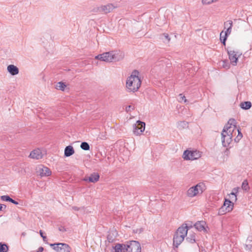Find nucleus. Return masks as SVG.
Here are the masks:
<instances>
[{"label":"nucleus","mask_w":252,"mask_h":252,"mask_svg":"<svg viewBox=\"0 0 252 252\" xmlns=\"http://www.w3.org/2000/svg\"><path fill=\"white\" fill-rule=\"evenodd\" d=\"M187 240L191 243H193L195 242V235L192 234L187 238Z\"/></svg>","instance_id":"27"},{"label":"nucleus","mask_w":252,"mask_h":252,"mask_svg":"<svg viewBox=\"0 0 252 252\" xmlns=\"http://www.w3.org/2000/svg\"><path fill=\"white\" fill-rule=\"evenodd\" d=\"M134 106L133 105H128L127 106L126 108V111L127 112H130L132 110L134 109Z\"/></svg>","instance_id":"33"},{"label":"nucleus","mask_w":252,"mask_h":252,"mask_svg":"<svg viewBox=\"0 0 252 252\" xmlns=\"http://www.w3.org/2000/svg\"><path fill=\"white\" fill-rule=\"evenodd\" d=\"M44 250V248L42 247H40L38 248V251L37 252H42Z\"/></svg>","instance_id":"37"},{"label":"nucleus","mask_w":252,"mask_h":252,"mask_svg":"<svg viewBox=\"0 0 252 252\" xmlns=\"http://www.w3.org/2000/svg\"><path fill=\"white\" fill-rule=\"evenodd\" d=\"M3 206H4V208H6V205H3V204H0V211L2 210Z\"/></svg>","instance_id":"38"},{"label":"nucleus","mask_w":252,"mask_h":252,"mask_svg":"<svg viewBox=\"0 0 252 252\" xmlns=\"http://www.w3.org/2000/svg\"><path fill=\"white\" fill-rule=\"evenodd\" d=\"M229 198L232 200H234L236 201L237 200V196L236 194L234 192H231L229 194Z\"/></svg>","instance_id":"30"},{"label":"nucleus","mask_w":252,"mask_h":252,"mask_svg":"<svg viewBox=\"0 0 252 252\" xmlns=\"http://www.w3.org/2000/svg\"><path fill=\"white\" fill-rule=\"evenodd\" d=\"M99 175L98 174L94 173L92 174L89 177H85L83 179V181L91 183H95L99 180Z\"/></svg>","instance_id":"17"},{"label":"nucleus","mask_w":252,"mask_h":252,"mask_svg":"<svg viewBox=\"0 0 252 252\" xmlns=\"http://www.w3.org/2000/svg\"><path fill=\"white\" fill-rule=\"evenodd\" d=\"M242 188L245 190H248L249 189L248 183L247 181H244L242 185Z\"/></svg>","instance_id":"28"},{"label":"nucleus","mask_w":252,"mask_h":252,"mask_svg":"<svg viewBox=\"0 0 252 252\" xmlns=\"http://www.w3.org/2000/svg\"><path fill=\"white\" fill-rule=\"evenodd\" d=\"M222 66L223 68L228 69L230 67L229 64L226 61H223Z\"/></svg>","instance_id":"32"},{"label":"nucleus","mask_w":252,"mask_h":252,"mask_svg":"<svg viewBox=\"0 0 252 252\" xmlns=\"http://www.w3.org/2000/svg\"><path fill=\"white\" fill-rule=\"evenodd\" d=\"M217 0V1H218L219 0Z\"/></svg>","instance_id":"40"},{"label":"nucleus","mask_w":252,"mask_h":252,"mask_svg":"<svg viewBox=\"0 0 252 252\" xmlns=\"http://www.w3.org/2000/svg\"><path fill=\"white\" fill-rule=\"evenodd\" d=\"M125 57V54L121 50H112L103 53L95 57V59L106 63L117 62L122 60Z\"/></svg>","instance_id":"2"},{"label":"nucleus","mask_w":252,"mask_h":252,"mask_svg":"<svg viewBox=\"0 0 252 252\" xmlns=\"http://www.w3.org/2000/svg\"><path fill=\"white\" fill-rule=\"evenodd\" d=\"M240 107L245 110L249 109L252 106V103L250 101H245L241 103Z\"/></svg>","instance_id":"21"},{"label":"nucleus","mask_w":252,"mask_h":252,"mask_svg":"<svg viewBox=\"0 0 252 252\" xmlns=\"http://www.w3.org/2000/svg\"><path fill=\"white\" fill-rule=\"evenodd\" d=\"M118 7L117 4L113 3H108L106 5H101L99 8L100 11L103 12L104 13H108L112 11L114 9Z\"/></svg>","instance_id":"13"},{"label":"nucleus","mask_w":252,"mask_h":252,"mask_svg":"<svg viewBox=\"0 0 252 252\" xmlns=\"http://www.w3.org/2000/svg\"><path fill=\"white\" fill-rule=\"evenodd\" d=\"M195 228L199 231L206 232L207 224L205 221L201 220L196 222L194 225Z\"/></svg>","instance_id":"15"},{"label":"nucleus","mask_w":252,"mask_h":252,"mask_svg":"<svg viewBox=\"0 0 252 252\" xmlns=\"http://www.w3.org/2000/svg\"><path fill=\"white\" fill-rule=\"evenodd\" d=\"M202 156V152L197 150H186L183 154L182 158L185 160H194Z\"/></svg>","instance_id":"5"},{"label":"nucleus","mask_w":252,"mask_h":252,"mask_svg":"<svg viewBox=\"0 0 252 252\" xmlns=\"http://www.w3.org/2000/svg\"><path fill=\"white\" fill-rule=\"evenodd\" d=\"M8 247L6 244L0 243V252H7Z\"/></svg>","instance_id":"25"},{"label":"nucleus","mask_w":252,"mask_h":252,"mask_svg":"<svg viewBox=\"0 0 252 252\" xmlns=\"http://www.w3.org/2000/svg\"><path fill=\"white\" fill-rule=\"evenodd\" d=\"M43 157V154L42 153V150L38 148L32 150L29 155V158L35 159H41Z\"/></svg>","instance_id":"14"},{"label":"nucleus","mask_w":252,"mask_h":252,"mask_svg":"<svg viewBox=\"0 0 252 252\" xmlns=\"http://www.w3.org/2000/svg\"><path fill=\"white\" fill-rule=\"evenodd\" d=\"M139 72L135 70L126 78V89L127 92L135 93L140 88L141 85V80L139 76Z\"/></svg>","instance_id":"3"},{"label":"nucleus","mask_w":252,"mask_h":252,"mask_svg":"<svg viewBox=\"0 0 252 252\" xmlns=\"http://www.w3.org/2000/svg\"><path fill=\"white\" fill-rule=\"evenodd\" d=\"M50 246L57 252H70L71 248L65 243L50 244Z\"/></svg>","instance_id":"8"},{"label":"nucleus","mask_w":252,"mask_h":252,"mask_svg":"<svg viewBox=\"0 0 252 252\" xmlns=\"http://www.w3.org/2000/svg\"><path fill=\"white\" fill-rule=\"evenodd\" d=\"M234 204L228 199H225L223 205L220 208L218 211L219 215H223L232 211Z\"/></svg>","instance_id":"7"},{"label":"nucleus","mask_w":252,"mask_h":252,"mask_svg":"<svg viewBox=\"0 0 252 252\" xmlns=\"http://www.w3.org/2000/svg\"><path fill=\"white\" fill-rule=\"evenodd\" d=\"M74 153V150L72 146H68L64 149V156L66 157H70Z\"/></svg>","instance_id":"18"},{"label":"nucleus","mask_w":252,"mask_h":252,"mask_svg":"<svg viewBox=\"0 0 252 252\" xmlns=\"http://www.w3.org/2000/svg\"><path fill=\"white\" fill-rule=\"evenodd\" d=\"M39 233H40V236L42 237L43 241L44 242H45L46 240V237L45 236L43 235L42 230H40Z\"/></svg>","instance_id":"34"},{"label":"nucleus","mask_w":252,"mask_h":252,"mask_svg":"<svg viewBox=\"0 0 252 252\" xmlns=\"http://www.w3.org/2000/svg\"><path fill=\"white\" fill-rule=\"evenodd\" d=\"M227 54L230 63L233 66H236L238 63V58L241 56L242 53L230 49L227 50Z\"/></svg>","instance_id":"9"},{"label":"nucleus","mask_w":252,"mask_h":252,"mask_svg":"<svg viewBox=\"0 0 252 252\" xmlns=\"http://www.w3.org/2000/svg\"><path fill=\"white\" fill-rule=\"evenodd\" d=\"M236 132L238 133V134L237 137L235 138V141L238 142L242 137V134L238 129L236 128L235 120H229L224 126L221 133V143L224 147H227L229 145L232 141L234 134H236Z\"/></svg>","instance_id":"1"},{"label":"nucleus","mask_w":252,"mask_h":252,"mask_svg":"<svg viewBox=\"0 0 252 252\" xmlns=\"http://www.w3.org/2000/svg\"><path fill=\"white\" fill-rule=\"evenodd\" d=\"M247 241L249 242H251L252 241V235L248 236Z\"/></svg>","instance_id":"36"},{"label":"nucleus","mask_w":252,"mask_h":252,"mask_svg":"<svg viewBox=\"0 0 252 252\" xmlns=\"http://www.w3.org/2000/svg\"><path fill=\"white\" fill-rule=\"evenodd\" d=\"M37 172L41 177L49 176L52 173L49 168L42 165L38 166Z\"/></svg>","instance_id":"12"},{"label":"nucleus","mask_w":252,"mask_h":252,"mask_svg":"<svg viewBox=\"0 0 252 252\" xmlns=\"http://www.w3.org/2000/svg\"><path fill=\"white\" fill-rule=\"evenodd\" d=\"M145 129V123L140 121H137L133 125V133L136 136H140L144 131Z\"/></svg>","instance_id":"11"},{"label":"nucleus","mask_w":252,"mask_h":252,"mask_svg":"<svg viewBox=\"0 0 252 252\" xmlns=\"http://www.w3.org/2000/svg\"><path fill=\"white\" fill-rule=\"evenodd\" d=\"M189 227L186 224H183L179 227L173 238V245L178 247L187 236Z\"/></svg>","instance_id":"4"},{"label":"nucleus","mask_w":252,"mask_h":252,"mask_svg":"<svg viewBox=\"0 0 252 252\" xmlns=\"http://www.w3.org/2000/svg\"><path fill=\"white\" fill-rule=\"evenodd\" d=\"M0 198L3 201L9 202H10L11 199V198L8 195H2L0 197Z\"/></svg>","instance_id":"31"},{"label":"nucleus","mask_w":252,"mask_h":252,"mask_svg":"<svg viewBox=\"0 0 252 252\" xmlns=\"http://www.w3.org/2000/svg\"><path fill=\"white\" fill-rule=\"evenodd\" d=\"M204 190V185L202 183H198L195 186L189 188L187 191L186 194L189 198H193L201 194Z\"/></svg>","instance_id":"6"},{"label":"nucleus","mask_w":252,"mask_h":252,"mask_svg":"<svg viewBox=\"0 0 252 252\" xmlns=\"http://www.w3.org/2000/svg\"><path fill=\"white\" fill-rule=\"evenodd\" d=\"M10 202L13 203L14 204H15V205H18L19 204L18 202L15 201L14 200H13L12 198H11Z\"/></svg>","instance_id":"35"},{"label":"nucleus","mask_w":252,"mask_h":252,"mask_svg":"<svg viewBox=\"0 0 252 252\" xmlns=\"http://www.w3.org/2000/svg\"><path fill=\"white\" fill-rule=\"evenodd\" d=\"M80 147L82 149L85 151L90 150V146L89 144L86 142H82L81 144Z\"/></svg>","instance_id":"24"},{"label":"nucleus","mask_w":252,"mask_h":252,"mask_svg":"<svg viewBox=\"0 0 252 252\" xmlns=\"http://www.w3.org/2000/svg\"><path fill=\"white\" fill-rule=\"evenodd\" d=\"M72 209H73V210H76V211H78V210H79V208H78L77 207H75V206L73 207H72Z\"/></svg>","instance_id":"39"},{"label":"nucleus","mask_w":252,"mask_h":252,"mask_svg":"<svg viewBox=\"0 0 252 252\" xmlns=\"http://www.w3.org/2000/svg\"><path fill=\"white\" fill-rule=\"evenodd\" d=\"M178 100L180 102L184 101L185 103L187 102L186 97L181 94L179 95Z\"/></svg>","instance_id":"29"},{"label":"nucleus","mask_w":252,"mask_h":252,"mask_svg":"<svg viewBox=\"0 0 252 252\" xmlns=\"http://www.w3.org/2000/svg\"><path fill=\"white\" fill-rule=\"evenodd\" d=\"M161 39L164 42H169L170 40V38L169 37V35L167 33H164L161 36Z\"/></svg>","instance_id":"26"},{"label":"nucleus","mask_w":252,"mask_h":252,"mask_svg":"<svg viewBox=\"0 0 252 252\" xmlns=\"http://www.w3.org/2000/svg\"><path fill=\"white\" fill-rule=\"evenodd\" d=\"M225 27L227 26V29L225 31H224L225 32V34H226L227 36H228L231 32V29L232 27V21H228L227 22L225 23Z\"/></svg>","instance_id":"20"},{"label":"nucleus","mask_w":252,"mask_h":252,"mask_svg":"<svg viewBox=\"0 0 252 252\" xmlns=\"http://www.w3.org/2000/svg\"><path fill=\"white\" fill-rule=\"evenodd\" d=\"M227 35L225 34L224 31H222L220 33V40L223 45L225 44V41L227 38Z\"/></svg>","instance_id":"22"},{"label":"nucleus","mask_w":252,"mask_h":252,"mask_svg":"<svg viewBox=\"0 0 252 252\" xmlns=\"http://www.w3.org/2000/svg\"><path fill=\"white\" fill-rule=\"evenodd\" d=\"M7 72L12 76L17 75L19 73V69L17 66L14 64H9L7 66Z\"/></svg>","instance_id":"16"},{"label":"nucleus","mask_w":252,"mask_h":252,"mask_svg":"<svg viewBox=\"0 0 252 252\" xmlns=\"http://www.w3.org/2000/svg\"><path fill=\"white\" fill-rule=\"evenodd\" d=\"M67 87V85L65 83L63 82H59L56 84L55 88L62 91H64Z\"/></svg>","instance_id":"19"},{"label":"nucleus","mask_w":252,"mask_h":252,"mask_svg":"<svg viewBox=\"0 0 252 252\" xmlns=\"http://www.w3.org/2000/svg\"><path fill=\"white\" fill-rule=\"evenodd\" d=\"M126 252H141V246L140 243L137 241H130L126 244Z\"/></svg>","instance_id":"10"},{"label":"nucleus","mask_w":252,"mask_h":252,"mask_svg":"<svg viewBox=\"0 0 252 252\" xmlns=\"http://www.w3.org/2000/svg\"><path fill=\"white\" fill-rule=\"evenodd\" d=\"M216 0H201V2L203 5H208L212 3L217 2Z\"/></svg>","instance_id":"23"}]
</instances>
